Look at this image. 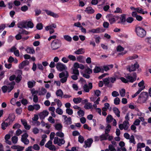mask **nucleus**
<instances>
[{
  "label": "nucleus",
  "instance_id": "obj_16",
  "mask_svg": "<svg viewBox=\"0 0 151 151\" xmlns=\"http://www.w3.org/2000/svg\"><path fill=\"white\" fill-rule=\"evenodd\" d=\"M125 77L127 79V80H128V82H129L131 83H132L136 80V73H134V77L131 76L129 75H126Z\"/></svg>",
  "mask_w": 151,
  "mask_h": 151
},
{
  "label": "nucleus",
  "instance_id": "obj_27",
  "mask_svg": "<svg viewBox=\"0 0 151 151\" xmlns=\"http://www.w3.org/2000/svg\"><path fill=\"white\" fill-rule=\"evenodd\" d=\"M65 122L67 124H70L71 123V119L70 117L67 118V116L65 115H63Z\"/></svg>",
  "mask_w": 151,
  "mask_h": 151
},
{
  "label": "nucleus",
  "instance_id": "obj_6",
  "mask_svg": "<svg viewBox=\"0 0 151 151\" xmlns=\"http://www.w3.org/2000/svg\"><path fill=\"white\" fill-rule=\"evenodd\" d=\"M59 76L60 78H61L60 80V82L62 83H64L67 80V78L68 76V73L66 71L62 72L59 74Z\"/></svg>",
  "mask_w": 151,
  "mask_h": 151
},
{
  "label": "nucleus",
  "instance_id": "obj_48",
  "mask_svg": "<svg viewBox=\"0 0 151 151\" xmlns=\"http://www.w3.org/2000/svg\"><path fill=\"white\" fill-rule=\"evenodd\" d=\"M103 81L105 85L106 86H107L110 82L109 78L104 79H103Z\"/></svg>",
  "mask_w": 151,
  "mask_h": 151
},
{
  "label": "nucleus",
  "instance_id": "obj_57",
  "mask_svg": "<svg viewBox=\"0 0 151 151\" xmlns=\"http://www.w3.org/2000/svg\"><path fill=\"white\" fill-rule=\"evenodd\" d=\"M56 112L59 114L61 115L63 114V111L61 109L59 108H58L56 110Z\"/></svg>",
  "mask_w": 151,
  "mask_h": 151
},
{
  "label": "nucleus",
  "instance_id": "obj_10",
  "mask_svg": "<svg viewBox=\"0 0 151 151\" xmlns=\"http://www.w3.org/2000/svg\"><path fill=\"white\" fill-rule=\"evenodd\" d=\"M139 64L137 63H136L134 65L128 66L127 68V69L129 72H131L135 71L137 69L139 68Z\"/></svg>",
  "mask_w": 151,
  "mask_h": 151
},
{
  "label": "nucleus",
  "instance_id": "obj_46",
  "mask_svg": "<svg viewBox=\"0 0 151 151\" xmlns=\"http://www.w3.org/2000/svg\"><path fill=\"white\" fill-rule=\"evenodd\" d=\"M120 94L122 97H124L125 95L126 91L124 89L122 88L119 91Z\"/></svg>",
  "mask_w": 151,
  "mask_h": 151
},
{
  "label": "nucleus",
  "instance_id": "obj_62",
  "mask_svg": "<svg viewBox=\"0 0 151 151\" xmlns=\"http://www.w3.org/2000/svg\"><path fill=\"white\" fill-rule=\"evenodd\" d=\"M66 113L69 115H71L73 114V110L70 108H67L66 109Z\"/></svg>",
  "mask_w": 151,
  "mask_h": 151
},
{
  "label": "nucleus",
  "instance_id": "obj_43",
  "mask_svg": "<svg viewBox=\"0 0 151 151\" xmlns=\"http://www.w3.org/2000/svg\"><path fill=\"white\" fill-rule=\"evenodd\" d=\"M129 142L130 143H132L134 145H135L136 143V142L135 140L134 137L133 135H132L129 139Z\"/></svg>",
  "mask_w": 151,
  "mask_h": 151
},
{
  "label": "nucleus",
  "instance_id": "obj_3",
  "mask_svg": "<svg viewBox=\"0 0 151 151\" xmlns=\"http://www.w3.org/2000/svg\"><path fill=\"white\" fill-rule=\"evenodd\" d=\"M106 18L108 20L110 24H114L118 21L119 17L118 16H113L112 14H109L106 15Z\"/></svg>",
  "mask_w": 151,
  "mask_h": 151
},
{
  "label": "nucleus",
  "instance_id": "obj_5",
  "mask_svg": "<svg viewBox=\"0 0 151 151\" xmlns=\"http://www.w3.org/2000/svg\"><path fill=\"white\" fill-rule=\"evenodd\" d=\"M136 32L137 36L143 37L146 35V32L142 28L138 27L136 28Z\"/></svg>",
  "mask_w": 151,
  "mask_h": 151
},
{
  "label": "nucleus",
  "instance_id": "obj_23",
  "mask_svg": "<svg viewBox=\"0 0 151 151\" xmlns=\"http://www.w3.org/2000/svg\"><path fill=\"white\" fill-rule=\"evenodd\" d=\"M144 82L143 80L142 81L138 83V86L139 87L138 90L141 92L145 88V86H144Z\"/></svg>",
  "mask_w": 151,
  "mask_h": 151
},
{
  "label": "nucleus",
  "instance_id": "obj_1",
  "mask_svg": "<svg viewBox=\"0 0 151 151\" xmlns=\"http://www.w3.org/2000/svg\"><path fill=\"white\" fill-rule=\"evenodd\" d=\"M61 45V40L58 39H56L53 40L52 42L51 47L52 50H56L60 48Z\"/></svg>",
  "mask_w": 151,
  "mask_h": 151
},
{
  "label": "nucleus",
  "instance_id": "obj_52",
  "mask_svg": "<svg viewBox=\"0 0 151 151\" xmlns=\"http://www.w3.org/2000/svg\"><path fill=\"white\" fill-rule=\"evenodd\" d=\"M68 58L70 60L75 61L76 60V57L73 55H68Z\"/></svg>",
  "mask_w": 151,
  "mask_h": 151
},
{
  "label": "nucleus",
  "instance_id": "obj_31",
  "mask_svg": "<svg viewBox=\"0 0 151 151\" xmlns=\"http://www.w3.org/2000/svg\"><path fill=\"white\" fill-rule=\"evenodd\" d=\"M25 50L28 53L34 54L35 53V51L33 48L28 47Z\"/></svg>",
  "mask_w": 151,
  "mask_h": 151
},
{
  "label": "nucleus",
  "instance_id": "obj_40",
  "mask_svg": "<svg viewBox=\"0 0 151 151\" xmlns=\"http://www.w3.org/2000/svg\"><path fill=\"white\" fill-rule=\"evenodd\" d=\"M55 127V129L58 131H61L63 127L62 125L60 124H56Z\"/></svg>",
  "mask_w": 151,
  "mask_h": 151
},
{
  "label": "nucleus",
  "instance_id": "obj_34",
  "mask_svg": "<svg viewBox=\"0 0 151 151\" xmlns=\"http://www.w3.org/2000/svg\"><path fill=\"white\" fill-rule=\"evenodd\" d=\"M85 52L83 48H81L74 52V53L77 55L82 54Z\"/></svg>",
  "mask_w": 151,
  "mask_h": 151
},
{
  "label": "nucleus",
  "instance_id": "obj_47",
  "mask_svg": "<svg viewBox=\"0 0 151 151\" xmlns=\"http://www.w3.org/2000/svg\"><path fill=\"white\" fill-rule=\"evenodd\" d=\"M55 135L61 138H63L64 136V133L60 131L57 132L55 134Z\"/></svg>",
  "mask_w": 151,
  "mask_h": 151
},
{
  "label": "nucleus",
  "instance_id": "obj_50",
  "mask_svg": "<svg viewBox=\"0 0 151 151\" xmlns=\"http://www.w3.org/2000/svg\"><path fill=\"white\" fill-rule=\"evenodd\" d=\"M111 129V126L109 124H108L106 127L105 133L108 134Z\"/></svg>",
  "mask_w": 151,
  "mask_h": 151
},
{
  "label": "nucleus",
  "instance_id": "obj_58",
  "mask_svg": "<svg viewBox=\"0 0 151 151\" xmlns=\"http://www.w3.org/2000/svg\"><path fill=\"white\" fill-rule=\"evenodd\" d=\"M34 25L33 23L31 22H28L27 23V27L30 28H32L33 27Z\"/></svg>",
  "mask_w": 151,
  "mask_h": 151
},
{
  "label": "nucleus",
  "instance_id": "obj_17",
  "mask_svg": "<svg viewBox=\"0 0 151 151\" xmlns=\"http://www.w3.org/2000/svg\"><path fill=\"white\" fill-rule=\"evenodd\" d=\"M92 83H89L88 85L86 84H85L83 86V88L86 92H88L89 90L92 88Z\"/></svg>",
  "mask_w": 151,
  "mask_h": 151
},
{
  "label": "nucleus",
  "instance_id": "obj_8",
  "mask_svg": "<svg viewBox=\"0 0 151 151\" xmlns=\"http://www.w3.org/2000/svg\"><path fill=\"white\" fill-rule=\"evenodd\" d=\"M65 143V141L64 139H60L58 137H55L54 140V143L55 144H57L58 146H60L64 144Z\"/></svg>",
  "mask_w": 151,
  "mask_h": 151
},
{
  "label": "nucleus",
  "instance_id": "obj_14",
  "mask_svg": "<svg viewBox=\"0 0 151 151\" xmlns=\"http://www.w3.org/2000/svg\"><path fill=\"white\" fill-rule=\"evenodd\" d=\"M45 146L50 150H56L55 146L52 145V142L51 140H49L45 144Z\"/></svg>",
  "mask_w": 151,
  "mask_h": 151
},
{
  "label": "nucleus",
  "instance_id": "obj_45",
  "mask_svg": "<svg viewBox=\"0 0 151 151\" xmlns=\"http://www.w3.org/2000/svg\"><path fill=\"white\" fill-rule=\"evenodd\" d=\"M113 119L112 116L110 114L107 116L106 118V122L108 123L111 122Z\"/></svg>",
  "mask_w": 151,
  "mask_h": 151
},
{
  "label": "nucleus",
  "instance_id": "obj_61",
  "mask_svg": "<svg viewBox=\"0 0 151 151\" xmlns=\"http://www.w3.org/2000/svg\"><path fill=\"white\" fill-rule=\"evenodd\" d=\"M12 140L13 143L16 144L17 142L18 137L16 136H14L12 137Z\"/></svg>",
  "mask_w": 151,
  "mask_h": 151
},
{
  "label": "nucleus",
  "instance_id": "obj_25",
  "mask_svg": "<svg viewBox=\"0 0 151 151\" xmlns=\"http://www.w3.org/2000/svg\"><path fill=\"white\" fill-rule=\"evenodd\" d=\"M21 121L25 129L27 130H29L30 129L31 127L30 125L27 124L26 120L22 119H21Z\"/></svg>",
  "mask_w": 151,
  "mask_h": 151
},
{
  "label": "nucleus",
  "instance_id": "obj_24",
  "mask_svg": "<svg viewBox=\"0 0 151 151\" xmlns=\"http://www.w3.org/2000/svg\"><path fill=\"white\" fill-rule=\"evenodd\" d=\"M18 27L20 28H27V22L23 21L19 22L18 24Z\"/></svg>",
  "mask_w": 151,
  "mask_h": 151
},
{
  "label": "nucleus",
  "instance_id": "obj_33",
  "mask_svg": "<svg viewBox=\"0 0 151 151\" xmlns=\"http://www.w3.org/2000/svg\"><path fill=\"white\" fill-rule=\"evenodd\" d=\"M35 82L33 80L29 81L27 82L28 86L29 88H32L35 85Z\"/></svg>",
  "mask_w": 151,
  "mask_h": 151
},
{
  "label": "nucleus",
  "instance_id": "obj_54",
  "mask_svg": "<svg viewBox=\"0 0 151 151\" xmlns=\"http://www.w3.org/2000/svg\"><path fill=\"white\" fill-rule=\"evenodd\" d=\"M101 70V69L100 67L98 66H95L94 69L93 71L94 73H97L99 72Z\"/></svg>",
  "mask_w": 151,
  "mask_h": 151
},
{
  "label": "nucleus",
  "instance_id": "obj_51",
  "mask_svg": "<svg viewBox=\"0 0 151 151\" xmlns=\"http://www.w3.org/2000/svg\"><path fill=\"white\" fill-rule=\"evenodd\" d=\"M115 13L121 14L122 13V10L119 7L116 8L115 10L114 11Z\"/></svg>",
  "mask_w": 151,
  "mask_h": 151
},
{
  "label": "nucleus",
  "instance_id": "obj_32",
  "mask_svg": "<svg viewBox=\"0 0 151 151\" xmlns=\"http://www.w3.org/2000/svg\"><path fill=\"white\" fill-rule=\"evenodd\" d=\"M113 110L115 115L118 117L120 116V112L118 108L116 107H114L113 109Z\"/></svg>",
  "mask_w": 151,
  "mask_h": 151
},
{
  "label": "nucleus",
  "instance_id": "obj_30",
  "mask_svg": "<svg viewBox=\"0 0 151 151\" xmlns=\"http://www.w3.org/2000/svg\"><path fill=\"white\" fill-rule=\"evenodd\" d=\"M82 63H85V59L81 55H79L76 58V60Z\"/></svg>",
  "mask_w": 151,
  "mask_h": 151
},
{
  "label": "nucleus",
  "instance_id": "obj_42",
  "mask_svg": "<svg viewBox=\"0 0 151 151\" xmlns=\"http://www.w3.org/2000/svg\"><path fill=\"white\" fill-rule=\"evenodd\" d=\"M82 100V99L80 98H74L73 99V101L76 104H78L80 103Z\"/></svg>",
  "mask_w": 151,
  "mask_h": 151
},
{
  "label": "nucleus",
  "instance_id": "obj_4",
  "mask_svg": "<svg viewBox=\"0 0 151 151\" xmlns=\"http://www.w3.org/2000/svg\"><path fill=\"white\" fill-rule=\"evenodd\" d=\"M15 84V83L14 81H12L9 83L8 86H4L2 87V90L4 93L8 91V92H10L13 88Z\"/></svg>",
  "mask_w": 151,
  "mask_h": 151
},
{
  "label": "nucleus",
  "instance_id": "obj_12",
  "mask_svg": "<svg viewBox=\"0 0 151 151\" xmlns=\"http://www.w3.org/2000/svg\"><path fill=\"white\" fill-rule=\"evenodd\" d=\"M104 30L102 27H98L96 29H93L89 30L88 31V33H98L104 31Z\"/></svg>",
  "mask_w": 151,
  "mask_h": 151
},
{
  "label": "nucleus",
  "instance_id": "obj_28",
  "mask_svg": "<svg viewBox=\"0 0 151 151\" xmlns=\"http://www.w3.org/2000/svg\"><path fill=\"white\" fill-rule=\"evenodd\" d=\"M136 11L139 13L142 14H147V11H144L143 9L140 7L136 8Z\"/></svg>",
  "mask_w": 151,
  "mask_h": 151
},
{
  "label": "nucleus",
  "instance_id": "obj_53",
  "mask_svg": "<svg viewBox=\"0 0 151 151\" xmlns=\"http://www.w3.org/2000/svg\"><path fill=\"white\" fill-rule=\"evenodd\" d=\"M145 147V144L143 143H139L137 145V148H141Z\"/></svg>",
  "mask_w": 151,
  "mask_h": 151
},
{
  "label": "nucleus",
  "instance_id": "obj_35",
  "mask_svg": "<svg viewBox=\"0 0 151 151\" xmlns=\"http://www.w3.org/2000/svg\"><path fill=\"white\" fill-rule=\"evenodd\" d=\"M113 67V65L112 64L104 66L103 67L104 70L106 71H107L110 69L112 68Z\"/></svg>",
  "mask_w": 151,
  "mask_h": 151
},
{
  "label": "nucleus",
  "instance_id": "obj_38",
  "mask_svg": "<svg viewBox=\"0 0 151 151\" xmlns=\"http://www.w3.org/2000/svg\"><path fill=\"white\" fill-rule=\"evenodd\" d=\"M10 124L7 122H3L1 124V128L3 129L4 130L6 129V127H8L9 125Z\"/></svg>",
  "mask_w": 151,
  "mask_h": 151
},
{
  "label": "nucleus",
  "instance_id": "obj_11",
  "mask_svg": "<svg viewBox=\"0 0 151 151\" xmlns=\"http://www.w3.org/2000/svg\"><path fill=\"white\" fill-rule=\"evenodd\" d=\"M56 67L57 70L60 71L67 69V68L66 65L60 62L58 63L56 65Z\"/></svg>",
  "mask_w": 151,
  "mask_h": 151
},
{
  "label": "nucleus",
  "instance_id": "obj_37",
  "mask_svg": "<svg viewBox=\"0 0 151 151\" xmlns=\"http://www.w3.org/2000/svg\"><path fill=\"white\" fill-rule=\"evenodd\" d=\"M115 146L113 145L110 144L108 147L109 150V151H119V149H117V150H116Z\"/></svg>",
  "mask_w": 151,
  "mask_h": 151
},
{
  "label": "nucleus",
  "instance_id": "obj_20",
  "mask_svg": "<svg viewBox=\"0 0 151 151\" xmlns=\"http://www.w3.org/2000/svg\"><path fill=\"white\" fill-rule=\"evenodd\" d=\"M93 142V140L92 139H88L84 142L85 144L84 145V147L86 148L87 147H90Z\"/></svg>",
  "mask_w": 151,
  "mask_h": 151
},
{
  "label": "nucleus",
  "instance_id": "obj_60",
  "mask_svg": "<svg viewBox=\"0 0 151 151\" xmlns=\"http://www.w3.org/2000/svg\"><path fill=\"white\" fill-rule=\"evenodd\" d=\"M134 20L133 18L131 17H128L126 20V21L127 23H132Z\"/></svg>",
  "mask_w": 151,
  "mask_h": 151
},
{
  "label": "nucleus",
  "instance_id": "obj_9",
  "mask_svg": "<svg viewBox=\"0 0 151 151\" xmlns=\"http://www.w3.org/2000/svg\"><path fill=\"white\" fill-rule=\"evenodd\" d=\"M130 125L128 121H124L123 124H120L119 125V128L120 130L124 129L125 130H127Z\"/></svg>",
  "mask_w": 151,
  "mask_h": 151
},
{
  "label": "nucleus",
  "instance_id": "obj_56",
  "mask_svg": "<svg viewBox=\"0 0 151 151\" xmlns=\"http://www.w3.org/2000/svg\"><path fill=\"white\" fill-rule=\"evenodd\" d=\"M120 100L118 97H116L114 100V103L115 105H117L119 104Z\"/></svg>",
  "mask_w": 151,
  "mask_h": 151
},
{
  "label": "nucleus",
  "instance_id": "obj_26",
  "mask_svg": "<svg viewBox=\"0 0 151 151\" xmlns=\"http://www.w3.org/2000/svg\"><path fill=\"white\" fill-rule=\"evenodd\" d=\"M57 27V25L55 24H52L47 26L45 27V29L46 31H48L50 29H53L52 28H55Z\"/></svg>",
  "mask_w": 151,
  "mask_h": 151
},
{
  "label": "nucleus",
  "instance_id": "obj_15",
  "mask_svg": "<svg viewBox=\"0 0 151 151\" xmlns=\"http://www.w3.org/2000/svg\"><path fill=\"white\" fill-rule=\"evenodd\" d=\"M120 20H118L117 22V23L119 24L121 23L122 24H124L126 22V15L125 14H123L121 15L120 17H119V19Z\"/></svg>",
  "mask_w": 151,
  "mask_h": 151
},
{
  "label": "nucleus",
  "instance_id": "obj_59",
  "mask_svg": "<svg viewBox=\"0 0 151 151\" xmlns=\"http://www.w3.org/2000/svg\"><path fill=\"white\" fill-rule=\"evenodd\" d=\"M73 72L72 74L77 75H79V71L78 69L75 68H72Z\"/></svg>",
  "mask_w": 151,
  "mask_h": 151
},
{
  "label": "nucleus",
  "instance_id": "obj_49",
  "mask_svg": "<svg viewBox=\"0 0 151 151\" xmlns=\"http://www.w3.org/2000/svg\"><path fill=\"white\" fill-rule=\"evenodd\" d=\"M77 113L80 117H82L84 115V112L81 109L77 112Z\"/></svg>",
  "mask_w": 151,
  "mask_h": 151
},
{
  "label": "nucleus",
  "instance_id": "obj_2",
  "mask_svg": "<svg viewBox=\"0 0 151 151\" xmlns=\"http://www.w3.org/2000/svg\"><path fill=\"white\" fill-rule=\"evenodd\" d=\"M148 98V95L147 92H142L139 96L138 100L141 103H144L147 100Z\"/></svg>",
  "mask_w": 151,
  "mask_h": 151
},
{
  "label": "nucleus",
  "instance_id": "obj_36",
  "mask_svg": "<svg viewBox=\"0 0 151 151\" xmlns=\"http://www.w3.org/2000/svg\"><path fill=\"white\" fill-rule=\"evenodd\" d=\"M47 92V90L45 88H42L40 91H38L39 95H44Z\"/></svg>",
  "mask_w": 151,
  "mask_h": 151
},
{
  "label": "nucleus",
  "instance_id": "obj_29",
  "mask_svg": "<svg viewBox=\"0 0 151 151\" xmlns=\"http://www.w3.org/2000/svg\"><path fill=\"white\" fill-rule=\"evenodd\" d=\"M85 11L86 13L89 14H93L94 12V10L91 7H88L86 8Z\"/></svg>",
  "mask_w": 151,
  "mask_h": 151
},
{
  "label": "nucleus",
  "instance_id": "obj_55",
  "mask_svg": "<svg viewBox=\"0 0 151 151\" xmlns=\"http://www.w3.org/2000/svg\"><path fill=\"white\" fill-rule=\"evenodd\" d=\"M57 103L58 106L60 108L61 106L62 105L61 101L58 99H55L54 100Z\"/></svg>",
  "mask_w": 151,
  "mask_h": 151
},
{
  "label": "nucleus",
  "instance_id": "obj_39",
  "mask_svg": "<svg viewBox=\"0 0 151 151\" xmlns=\"http://www.w3.org/2000/svg\"><path fill=\"white\" fill-rule=\"evenodd\" d=\"M56 94L57 96L60 97H62L63 94V91L60 89L57 90L56 93Z\"/></svg>",
  "mask_w": 151,
  "mask_h": 151
},
{
  "label": "nucleus",
  "instance_id": "obj_19",
  "mask_svg": "<svg viewBox=\"0 0 151 151\" xmlns=\"http://www.w3.org/2000/svg\"><path fill=\"white\" fill-rule=\"evenodd\" d=\"M49 112L48 111L44 110L42 112H40L39 114V116L40 119H43L46 116H47Z\"/></svg>",
  "mask_w": 151,
  "mask_h": 151
},
{
  "label": "nucleus",
  "instance_id": "obj_21",
  "mask_svg": "<svg viewBox=\"0 0 151 151\" xmlns=\"http://www.w3.org/2000/svg\"><path fill=\"white\" fill-rule=\"evenodd\" d=\"M15 118V116L13 114H10L8 118L5 121H6L10 124L14 120Z\"/></svg>",
  "mask_w": 151,
  "mask_h": 151
},
{
  "label": "nucleus",
  "instance_id": "obj_64",
  "mask_svg": "<svg viewBox=\"0 0 151 151\" xmlns=\"http://www.w3.org/2000/svg\"><path fill=\"white\" fill-rule=\"evenodd\" d=\"M85 71L88 74H90L92 73V70L89 68H88L85 69Z\"/></svg>",
  "mask_w": 151,
  "mask_h": 151
},
{
  "label": "nucleus",
  "instance_id": "obj_13",
  "mask_svg": "<svg viewBox=\"0 0 151 151\" xmlns=\"http://www.w3.org/2000/svg\"><path fill=\"white\" fill-rule=\"evenodd\" d=\"M28 136L27 133H25L22 136L21 140L25 145H27L29 143V140L27 139Z\"/></svg>",
  "mask_w": 151,
  "mask_h": 151
},
{
  "label": "nucleus",
  "instance_id": "obj_22",
  "mask_svg": "<svg viewBox=\"0 0 151 151\" xmlns=\"http://www.w3.org/2000/svg\"><path fill=\"white\" fill-rule=\"evenodd\" d=\"M29 63V62L27 60H24L19 65V68L20 69H22L25 66L28 65Z\"/></svg>",
  "mask_w": 151,
  "mask_h": 151
},
{
  "label": "nucleus",
  "instance_id": "obj_41",
  "mask_svg": "<svg viewBox=\"0 0 151 151\" xmlns=\"http://www.w3.org/2000/svg\"><path fill=\"white\" fill-rule=\"evenodd\" d=\"M63 38L65 40L69 42H71L72 40V37L68 35H64Z\"/></svg>",
  "mask_w": 151,
  "mask_h": 151
},
{
  "label": "nucleus",
  "instance_id": "obj_7",
  "mask_svg": "<svg viewBox=\"0 0 151 151\" xmlns=\"http://www.w3.org/2000/svg\"><path fill=\"white\" fill-rule=\"evenodd\" d=\"M113 139V137L112 135H110L109 134L106 133L103 134L100 136V141L105 140L108 139L109 141H111Z\"/></svg>",
  "mask_w": 151,
  "mask_h": 151
},
{
  "label": "nucleus",
  "instance_id": "obj_63",
  "mask_svg": "<svg viewBox=\"0 0 151 151\" xmlns=\"http://www.w3.org/2000/svg\"><path fill=\"white\" fill-rule=\"evenodd\" d=\"M28 7L26 5H24V6L21 7V10L23 12H26L28 10Z\"/></svg>",
  "mask_w": 151,
  "mask_h": 151
},
{
  "label": "nucleus",
  "instance_id": "obj_18",
  "mask_svg": "<svg viewBox=\"0 0 151 151\" xmlns=\"http://www.w3.org/2000/svg\"><path fill=\"white\" fill-rule=\"evenodd\" d=\"M45 12L47 14L50 16L54 18H58L59 17L58 14L54 13L50 11L46 10H45Z\"/></svg>",
  "mask_w": 151,
  "mask_h": 151
},
{
  "label": "nucleus",
  "instance_id": "obj_44",
  "mask_svg": "<svg viewBox=\"0 0 151 151\" xmlns=\"http://www.w3.org/2000/svg\"><path fill=\"white\" fill-rule=\"evenodd\" d=\"M92 107L91 104L89 102H87L85 104L84 107L86 109H91Z\"/></svg>",
  "mask_w": 151,
  "mask_h": 151
}]
</instances>
